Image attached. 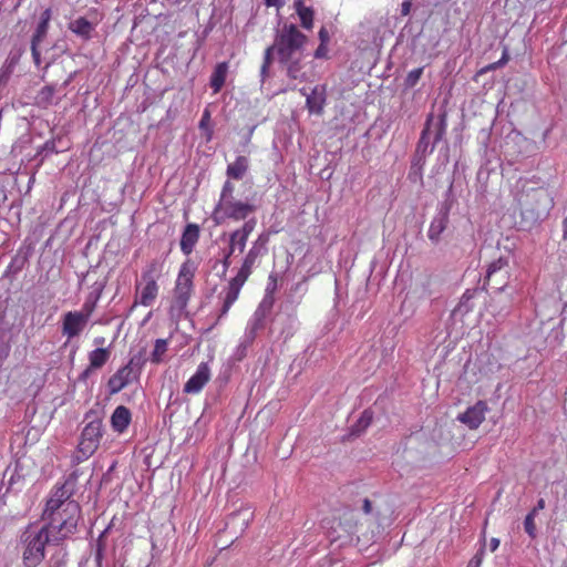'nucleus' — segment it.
Segmentation results:
<instances>
[{"label":"nucleus","instance_id":"393cba45","mask_svg":"<svg viewBox=\"0 0 567 567\" xmlns=\"http://www.w3.org/2000/svg\"><path fill=\"white\" fill-rule=\"evenodd\" d=\"M447 225V213L435 216L429 227L427 236L432 241H437Z\"/></svg>","mask_w":567,"mask_h":567},{"label":"nucleus","instance_id":"79ce46f5","mask_svg":"<svg viewBox=\"0 0 567 567\" xmlns=\"http://www.w3.org/2000/svg\"><path fill=\"white\" fill-rule=\"evenodd\" d=\"M230 256H231V255H228V250H226V251L224 252V259H223V268H224V269H223V272H224V274L228 270V268H229V266H230Z\"/></svg>","mask_w":567,"mask_h":567},{"label":"nucleus","instance_id":"864d4df0","mask_svg":"<svg viewBox=\"0 0 567 567\" xmlns=\"http://www.w3.org/2000/svg\"><path fill=\"white\" fill-rule=\"evenodd\" d=\"M522 184V189L524 190L526 184H527V179H519L518 183H517V186Z\"/></svg>","mask_w":567,"mask_h":567},{"label":"nucleus","instance_id":"f3484780","mask_svg":"<svg viewBox=\"0 0 567 567\" xmlns=\"http://www.w3.org/2000/svg\"><path fill=\"white\" fill-rule=\"evenodd\" d=\"M131 420L130 410L124 405H118L111 415V426L114 432L122 434L128 427Z\"/></svg>","mask_w":567,"mask_h":567},{"label":"nucleus","instance_id":"473e14b6","mask_svg":"<svg viewBox=\"0 0 567 567\" xmlns=\"http://www.w3.org/2000/svg\"><path fill=\"white\" fill-rule=\"evenodd\" d=\"M66 553L63 549H59L49 560V567H64L65 566Z\"/></svg>","mask_w":567,"mask_h":567},{"label":"nucleus","instance_id":"423d86ee","mask_svg":"<svg viewBox=\"0 0 567 567\" xmlns=\"http://www.w3.org/2000/svg\"><path fill=\"white\" fill-rule=\"evenodd\" d=\"M255 210V205L234 197L224 202H218L212 213V219L216 225H221L227 219L239 221L246 219Z\"/></svg>","mask_w":567,"mask_h":567},{"label":"nucleus","instance_id":"412c9836","mask_svg":"<svg viewBox=\"0 0 567 567\" xmlns=\"http://www.w3.org/2000/svg\"><path fill=\"white\" fill-rule=\"evenodd\" d=\"M111 352L106 348H97L92 350L89 353V368L84 371V375H86L90 370H96L102 368L110 359Z\"/></svg>","mask_w":567,"mask_h":567},{"label":"nucleus","instance_id":"603ef678","mask_svg":"<svg viewBox=\"0 0 567 567\" xmlns=\"http://www.w3.org/2000/svg\"><path fill=\"white\" fill-rule=\"evenodd\" d=\"M538 511H536L535 508H533L526 516H532L534 519L537 515Z\"/></svg>","mask_w":567,"mask_h":567},{"label":"nucleus","instance_id":"6ab92c4d","mask_svg":"<svg viewBox=\"0 0 567 567\" xmlns=\"http://www.w3.org/2000/svg\"><path fill=\"white\" fill-rule=\"evenodd\" d=\"M198 238H199V228L197 225L195 224H189L186 226L183 235H182V239H181V250L185 254V255H189L196 243L198 241Z\"/></svg>","mask_w":567,"mask_h":567},{"label":"nucleus","instance_id":"cd10ccee","mask_svg":"<svg viewBox=\"0 0 567 567\" xmlns=\"http://www.w3.org/2000/svg\"><path fill=\"white\" fill-rule=\"evenodd\" d=\"M18 61H19V56L17 54H10L6 59L4 63L0 68V85L6 83L9 80Z\"/></svg>","mask_w":567,"mask_h":567},{"label":"nucleus","instance_id":"dca6fc26","mask_svg":"<svg viewBox=\"0 0 567 567\" xmlns=\"http://www.w3.org/2000/svg\"><path fill=\"white\" fill-rule=\"evenodd\" d=\"M133 368L131 364H126L118 369L107 382L109 391L111 394L118 393L122 391L127 384L131 383L133 379Z\"/></svg>","mask_w":567,"mask_h":567},{"label":"nucleus","instance_id":"f03ea898","mask_svg":"<svg viewBox=\"0 0 567 567\" xmlns=\"http://www.w3.org/2000/svg\"><path fill=\"white\" fill-rule=\"evenodd\" d=\"M269 234L261 233L252 243L247 254L241 260V265L237 275L228 282V286L223 291V306L217 320L224 318L231 306L239 297L240 290L252 270L260 264L261 257L268 251Z\"/></svg>","mask_w":567,"mask_h":567},{"label":"nucleus","instance_id":"b1692460","mask_svg":"<svg viewBox=\"0 0 567 567\" xmlns=\"http://www.w3.org/2000/svg\"><path fill=\"white\" fill-rule=\"evenodd\" d=\"M227 73V62H220L215 66L214 72L212 73L210 76V86L214 93H218L221 90L223 85L225 84Z\"/></svg>","mask_w":567,"mask_h":567},{"label":"nucleus","instance_id":"72a5a7b5","mask_svg":"<svg viewBox=\"0 0 567 567\" xmlns=\"http://www.w3.org/2000/svg\"><path fill=\"white\" fill-rule=\"evenodd\" d=\"M422 73L423 68L411 70L405 78V85L409 87H413L419 82Z\"/></svg>","mask_w":567,"mask_h":567},{"label":"nucleus","instance_id":"8fccbe9b","mask_svg":"<svg viewBox=\"0 0 567 567\" xmlns=\"http://www.w3.org/2000/svg\"><path fill=\"white\" fill-rule=\"evenodd\" d=\"M502 280H503V279H502V277L498 275V276L495 278V280H494V281H492L489 285L492 286V288L497 289V287H499V286H501V284H499V282H501Z\"/></svg>","mask_w":567,"mask_h":567},{"label":"nucleus","instance_id":"a18cd8bd","mask_svg":"<svg viewBox=\"0 0 567 567\" xmlns=\"http://www.w3.org/2000/svg\"><path fill=\"white\" fill-rule=\"evenodd\" d=\"M411 11V2L410 1H403L401 4V13L403 16H408Z\"/></svg>","mask_w":567,"mask_h":567},{"label":"nucleus","instance_id":"a211bd4d","mask_svg":"<svg viewBox=\"0 0 567 567\" xmlns=\"http://www.w3.org/2000/svg\"><path fill=\"white\" fill-rule=\"evenodd\" d=\"M272 306V298L271 296H266L258 309L255 311L252 319L247 324V334L249 338H254L256 331L261 327L262 319L265 316L264 308H270Z\"/></svg>","mask_w":567,"mask_h":567},{"label":"nucleus","instance_id":"4468645a","mask_svg":"<svg viewBox=\"0 0 567 567\" xmlns=\"http://www.w3.org/2000/svg\"><path fill=\"white\" fill-rule=\"evenodd\" d=\"M300 93L306 96V105L310 113H322L327 99V90L324 85L315 86L309 94L306 89H300Z\"/></svg>","mask_w":567,"mask_h":567},{"label":"nucleus","instance_id":"de8ad7c7","mask_svg":"<svg viewBox=\"0 0 567 567\" xmlns=\"http://www.w3.org/2000/svg\"><path fill=\"white\" fill-rule=\"evenodd\" d=\"M499 546V539L498 538H492L489 542V549L491 551H495Z\"/></svg>","mask_w":567,"mask_h":567},{"label":"nucleus","instance_id":"e433bc0d","mask_svg":"<svg viewBox=\"0 0 567 567\" xmlns=\"http://www.w3.org/2000/svg\"><path fill=\"white\" fill-rule=\"evenodd\" d=\"M525 532L534 538L536 536L535 519L532 516H526L524 520Z\"/></svg>","mask_w":567,"mask_h":567},{"label":"nucleus","instance_id":"f257e3e1","mask_svg":"<svg viewBox=\"0 0 567 567\" xmlns=\"http://www.w3.org/2000/svg\"><path fill=\"white\" fill-rule=\"evenodd\" d=\"M81 516L80 505L71 498L64 485L56 486L50 494L42 517L53 535V540H63L76 530Z\"/></svg>","mask_w":567,"mask_h":567},{"label":"nucleus","instance_id":"a19ab883","mask_svg":"<svg viewBox=\"0 0 567 567\" xmlns=\"http://www.w3.org/2000/svg\"><path fill=\"white\" fill-rule=\"evenodd\" d=\"M319 39L321 44H327L329 42V32L326 28H321L319 30Z\"/></svg>","mask_w":567,"mask_h":567},{"label":"nucleus","instance_id":"ea45409f","mask_svg":"<svg viewBox=\"0 0 567 567\" xmlns=\"http://www.w3.org/2000/svg\"><path fill=\"white\" fill-rule=\"evenodd\" d=\"M267 7H275L277 10L285 6V0H264Z\"/></svg>","mask_w":567,"mask_h":567},{"label":"nucleus","instance_id":"c9c22d12","mask_svg":"<svg viewBox=\"0 0 567 567\" xmlns=\"http://www.w3.org/2000/svg\"><path fill=\"white\" fill-rule=\"evenodd\" d=\"M234 190H235V186L233 185V183L229 182V181H226L224 183L223 188H221L218 202H224V200L234 198L235 197L234 196Z\"/></svg>","mask_w":567,"mask_h":567},{"label":"nucleus","instance_id":"aec40b11","mask_svg":"<svg viewBox=\"0 0 567 567\" xmlns=\"http://www.w3.org/2000/svg\"><path fill=\"white\" fill-rule=\"evenodd\" d=\"M69 29L83 40H89L92 38L94 25L87 19L80 17L69 23Z\"/></svg>","mask_w":567,"mask_h":567},{"label":"nucleus","instance_id":"0eeeda50","mask_svg":"<svg viewBox=\"0 0 567 567\" xmlns=\"http://www.w3.org/2000/svg\"><path fill=\"white\" fill-rule=\"evenodd\" d=\"M103 436V424L101 420L89 422L82 433L75 454V461L81 463L87 460L97 450Z\"/></svg>","mask_w":567,"mask_h":567},{"label":"nucleus","instance_id":"39448f33","mask_svg":"<svg viewBox=\"0 0 567 567\" xmlns=\"http://www.w3.org/2000/svg\"><path fill=\"white\" fill-rule=\"evenodd\" d=\"M196 266L189 259L183 262L179 268L169 307V316L173 319H179L186 311L188 301L194 291L193 281Z\"/></svg>","mask_w":567,"mask_h":567},{"label":"nucleus","instance_id":"49530a36","mask_svg":"<svg viewBox=\"0 0 567 567\" xmlns=\"http://www.w3.org/2000/svg\"><path fill=\"white\" fill-rule=\"evenodd\" d=\"M371 511H372V504H371V502H370L368 498H365V499L363 501V512H364L365 514H370V513H371Z\"/></svg>","mask_w":567,"mask_h":567},{"label":"nucleus","instance_id":"c85d7f7f","mask_svg":"<svg viewBox=\"0 0 567 567\" xmlns=\"http://www.w3.org/2000/svg\"><path fill=\"white\" fill-rule=\"evenodd\" d=\"M167 351V341L165 339H157L154 344L152 352V361L159 363L163 360V355Z\"/></svg>","mask_w":567,"mask_h":567},{"label":"nucleus","instance_id":"3c124183","mask_svg":"<svg viewBox=\"0 0 567 567\" xmlns=\"http://www.w3.org/2000/svg\"><path fill=\"white\" fill-rule=\"evenodd\" d=\"M536 511H542L545 508V501L543 498L538 499L537 505L534 507Z\"/></svg>","mask_w":567,"mask_h":567},{"label":"nucleus","instance_id":"bb28decb","mask_svg":"<svg viewBox=\"0 0 567 567\" xmlns=\"http://www.w3.org/2000/svg\"><path fill=\"white\" fill-rule=\"evenodd\" d=\"M248 238L231 231L229 235L228 255H234L236 251L244 252L247 246Z\"/></svg>","mask_w":567,"mask_h":567},{"label":"nucleus","instance_id":"5fc2aeb1","mask_svg":"<svg viewBox=\"0 0 567 567\" xmlns=\"http://www.w3.org/2000/svg\"><path fill=\"white\" fill-rule=\"evenodd\" d=\"M103 342H104V338H102V337L94 339V343H96V344H102Z\"/></svg>","mask_w":567,"mask_h":567},{"label":"nucleus","instance_id":"6e6d98bb","mask_svg":"<svg viewBox=\"0 0 567 567\" xmlns=\"http://www.w3.org/2000/svg\"><path fill=\"white\" fill-rule=\"evenodd\" d=\"M539 195L543 196V197H548L547 192L542 189V188L539 189Z\"/></svg>","mask_w":567,"mask_h":567},{"label":"nucleus","instance_id":"6e6552de","mask_svg":"<svg viewBox=\"0 0 567 567\" xmlns=\"http://www.w3.org/2000/svg\"><path fill=\"white\" fill-rule=\"evenodd\" d=\"M445 127L444 116L435 117L433 114H430L421 134L419 150L426 152L429 144L432 143L430 152H433L435 144L442 140Z\"/></svg>","mask_w":567,"mask_h":567},{"label":"nucleus","instance_id":"9d476101","mask_svg":"<svg viewBox=\"0 0 567 567\" xmlns=\"http://www.w3.org/2000/svg\"><path fill=\"white\" fill-rule=\"evenodd\" d=\"M159 291V286L155 281H143L142 279L137 280L135 284V299L131 310H133L136 306L151 307Z\"/></svg>","mask_w":567,"mask_h":567},{"label":"nucleus","instance_id":"4d7b16f0","mask_svg":"<svg viewBox=\"0 0 567 567\" xmlns=\"http://www.w3.org/2000/svg\"><path fill=\"white\" fill-rule=\"evenodd\" d=\"M563 226H564L565 234H567V217L564 219Z\"/></svg>","mask_w":567,"mask_h":567},{"label":"nucleus","instance_id":"09e8293b","mask_svg":"<svg viewBox=\"0 0 567 567\" xmlns=\"http://www.w3.org/2000/svg\"><path fill=\"white\" fill-rule=\"evenodd\" d=\"M507 62V55L506 53L503 54L502 59L499 61H497L493 68H496V66H502L504 65L505 63Z\"/></svg>","mask_w":567,"mask_h":567},{"label":"nucleus","instance_id":"2eb2a0df","mask_svg":"<svg viewBox=\"0 0 567 567\" xmlns=\"http://www.w3.org/2000/svg\"><path fill=\"white\" fill-rule=\"evenodd\" d=\"M498 275L502 277L503 280L499 282L501 286L497 287V290L502 291L506 287L509 278L508 260L506 258L499 257L498 259L489 264L486 270L485 281L487 284H491L492 281L495 280V278Z\"/></svg>","mask_w":567,"mask_h":567},{"label":"nucleus","instance_id":"f704fd0d","mask_svg":"<svg viewBox=\"0 0 567 567\" xmlns=\"http://www.w3.org/2000/svg\"><path fill=\"white\" fill-rule=\"evenodd\" d=\"M256 224L257 221L255 218L248 219L243 224L240 228L236 229L235 231L241 236L249 238L250 234L254 231L256 227Z\"/></svg>","mask_w":567,"mask_h":567},{"label":"nucleus","instance_id":"2f4dec72","mask_svg":"<svg viewBox=\"0 0 567 567\" xmlns=\"http://www.w3.org/2000/svg\"><path fill=\"white\" fill-rule=\"evenodd\" d=\"M372 422V412L370 410L363 411L357 424L354 425L355 432L364 431Z\"/></svg>","mask_w":567,"mask_h":567},{"label":"nucleus","instance_id":"20e7f679","mask_svg":"<svg viewBox=\"0 0 567 567\" xmlns=\"http://www.w3.org/2000/svg\"><path fill=\"white\" fill-rule=\"evenodd\" d=\"M21 543L23 565L38 567L45 556V546L59 540H53V535L44 525H29L21 535Z\"/></svg>","mask_w":567,"mask_h":567},{"label":"nucleus","instance_id":"7ed1b4c3","mask_svg":"<svg viewBox=\"0 0 567 567\" xmlns=\"http://www.w3.org/2000/svg\"><path fill=\"white\" fill-rule=\"evenodd\" d=\"M307 37L295 25L284 24L278 31L275 43L265 52V62L261 66V73L267 71L270 54L275 51L282 63H287L302 55Z\"/></svg>","mask_w":567,"mask_h":567},{"label":"nucleus","instance_id":"a878e982","mask_svg":"<svg viewBox=\"0 0 567 567\" xmlns=\"http://www.w3.org/2000/svg\"><path fill=\"white\" fill-rule=\"evenodd\" d=\"M162 271H163V262L157 259H154V260L150 261L143 268L142 274H141V279L143 281L157 282V280L162 276Z\"/></svg>","mask_w":567,"mask_h":567},{"label":"nucleus","instance_id":"c03bdc74","mask_svg":"<svg viewBox=\"0 0 567 567\" xmlns=\"http://www.w3.org/2000/svg\"><path fill=\"white\" fill-rule=\"evenodd\" d=\"M209 118H210V114L207 110H205V112L202 116V120L199 122V127L204 128L207 125V123L209 122Z\"/></svg>","mask_w":567,"mask_h":567},{"label":"nucleus","instance_id":"c756f323","mask_svg":"<svg viewBox=\"0 0 567 567\" xmlns=\"http://www.w3.org/2000/svg\"><path fill=\"white\" fill-rule=\"evenodd\" d=\"M286 64H288L287 72L289 78L300 81L305 80V73L301 72L299 59H293Z\"/></svg>","mask_w":567,"mask_h":567},{"label":"nucleus","instance_id":"7c9ffc66","mask_svg":"<svg viewBox=\"0 0 567 567\" xmlns=\"http://www.w3.org/2000/svg\"><path fill=\"white\" fill-rule=\"evenodd\" d=\"M97 299H99V296H96L95 298H91V297L87 298L84 301L81 310H78V312H80L82 316L85 317V319H87L90 321V318L96 308Z\"/></svg>","mask_w":567,"mask_h":567},{"label":"nucleus","instance_id":"37998d69","mask_svg":"<svg viewBox=\"0 0 567 567\" xmlns=\"http://www.w3.org/2000/svg\"><path fill=\"white\" fill-rule=\"evenodd\" d=\"M327 53V44H321L318 47V49L315 52V56L320 59L323 58Z\"/></svg>","mask_w":567,"mask_h":567},{"label":"nucleus","instance_id":"1a4fd4ad","mask_svg":"<svg viewBox=\"0 0 567 567\" xmlns=\"http://www.w3.org/2000/svg\"><path fill=\"white\" fill-rule=\"evenodd\" d=\"M89 320L78 310L66 311L61 317V332L66 342L79 338L87 328Z\"/></svg>","mask_w":567,"mask_h":567},{"label":"nucleus","instance_id":"5701e85b","mask_svg":"<svg viewBox=\"0 0 567 567\" xmlns=\"http://www.w3.org/2000/svg\"><path fill=\"white\" fill-rule=\"evenodd\" d=\"M293 7L300 19L301 27L306 30H311L313 27L315 17L312 8L306 7L302 0H296Z\"/></svg>","mask_w":567,"mask_h":567},{"label":"nucleus","instance_id":"4c0bfd02","mask_svg":"<svg viewBox=\"0 0 567 567\" xmlns=\"http://www.w3.org/2000/svg\"><path fill=\"white\" fill-rule=\"evenodd\" d=\"M53 93H54L53 86H45L41 90L40 97L44 102L53 103Z\"/></svg>","mask_w":567,"mask_h":567},{"label":"nucleus","instance_id":"4be33fe9","mask_svg":"<svg viewBox=\"0 0 567 567\" xmlns=\"http://www.w3.org/2000/svg\"><path fill=\"white\" fill-rule=\"evenodd\" d=\"M249 167V159L246 156H238L234 163L227 166L226 174L228 178L241 179Z\"/></svg>","mask_w":567,"mask_h":567},{"label":"nucleus","instance_id":"f8f14e48","mask_svg":"<svg viewBox=\"0 0 567 567\" xmlns=\"http://www.w3.org/2000/svg\"><path fill=\"white\" fill-rule=\"evenodd\" d=\"M488 406L485 401H477L474 405L457 416V420L471 430H476L485 420Z\"/></svg>","mask_w":567,"mask_h":567},{"label":"nucleus","instance_id":"9b49d317","mask_svg":"<svg viewBox=\"0 0 567 567\" xmlns=\"http://www.w3.org/2000/svg\"><path fill=\"white\" fill-rule=\"evenodd\" d=\"M212 378V372L208 363L202 362L196 372L188 379V381L184 384V393L186 394H197L199 393L204 386L209 382Z\"/></svg>","mask_w":567,"mask_h":567},{"label":"nucleus","instance_id":"58836bf2","mask_svg":"<svg viewBox=\"0 0 567 567\" xmlns=\"http://www.w3.org/2000/svg\"><path fill=\"white\" fill-rule=\"evenodd\" d=\"M482 561H483V549L474 555V557L468 561L467 567H481Z\"/></svg>","mask_w":567,"mask_h":567},{"label":"nucleus","instance_id":"ddd939ff","mask_svg":"<svg viewBox=\"0 0 567 567\" xmlns=\"http://www.w3.org/2000/svg\"><path fill=\"white\" fill-rule=\"evenodd\" d=\"M51 20V10L45 9L40 17V21L37 25L35 32L32 37L31 41V52L33 56L34 63L39 66L40 65V52H39V44L43 41L45 38L48 30H49V23Z\"/></svg>","mask_w":567,"mask_h":567}]
</instances>
